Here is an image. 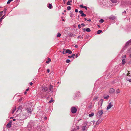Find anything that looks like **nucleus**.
Segmentation results:
<instances>
[{"label":"nucleus","mask_w":131,"mask_h":131,"mask_svg":"<svg viewBox=\"0 0 131 131\" xmlns=\"http://www.w3.org/2000/svg\"><path fill=\"white\" fill-rule=\"evenodd\" d=\"M16 118V120L18 121L23 120L24 119V116L23 115H18Z\"/></svg>","instance_id":"1"},{"label":"nucleus","mask_w":131,"mask_h":131,"mask_svg":"<svg viewBox=\"0 0 131 131\" xmlns=\"http://www.w3.org/2000/svg\"><path fill=\"white\" fill-rule=\"evenodd\" d=\"M103 113V111L102 110H99L97 113V116L99 117H100Z\"/></svg>","instance_id":"2"},{"label":"nucleus","mask_w":131,"mask_h":131,"mask_svg":"<svg viewBox=\"0 0 131 131\" xmlns=\"http://www.w3.org/2000/svg\"><path fill=\"white\" fill-rule=\"evenodd\" d=\"M71 110L72 113H76L77 111V109L76 107H73L71 108Z\"/></svg>","instance_id":"3"},{"label":"nucleus","mask_w":131,"mask_h":131,"mask_svg":"<svg viewBox=\"0 0 131 131\" xmlns=\"http://www.w3.org/2000/svg\"><path fill=\"white\" fill-rule=\"evenodd\" d=\"M41 89L42 91L44 92H46L48 90V88L47 87L43 86L41 87Z\"/></svg>","instance_id":"4"},{"label":"nucleus","mask_w":131,"mask_h":131,"mask_svg":"<svg viewBox=\"0 0 131 131\" xmlns=\"http://www.w3.org/2000/svg\"><path fill=\"white\" fill-rule=\"evenodd\" d=\"M112 103L111 102H110L109 104L108 105L106 108L107 110H108L110 109L113 106Z\"/></svg>","instance_id":"5"},{"label":"nucleus","mask_w":131,"mask_h":131,"mask_svg":"<svg viewBox=\"0 0 131 131\" xmlns=\"http://www.w3.org/2000/svg\"><path fill=\"white\" fill-rule=\"evenodd\" d=\"M79 13L80 14H81V16L82 17H84L86 16V15L84 14L82 10H80L79 11Z\"/></svg>","instance_id":"6"},{"label":"nucleus","mask_w":131,"mask_h":131,"mask_svg":"<svg viewBox=\"0 0 131 131\" xmlns=\"http://www.w3.org/2000/svg\"><path fill=\"white\" fill-rule=\"evenodd\" d=\"M12 121L11 120L10 121L9 123L6 126L7 127L10 128L11 127L12 123Z\"/></svg>","instance_id":"7"},{"label":"nucleus","mask_w":131,"mask_h":131,"mask_svg":"<svg viewBox=\"0 0 131 131\" xmlns=\"http://www.w3.org/2000/svg\"><path fill=\"white\" fill-rule=\"evenodd\" d=\"M115 91L114 89L113 88H111L109 91V93H113Z\"/></svg>","instance_id":"8"},{"label":"nucleus","mask_w":131,"mask_h":131,"mask_svg":"<svg viewBox=\"0 0 131 131\" xmlns=\"http://www.w3.org/2000/svg\"><path fill=\"white\" fill-rule=\"evenodd\" d=\"M66 52L69 54H71L72 53V51L69 49H67L66 50Z\"/></svg>","instance_id":"9"},{"label":"nucleus","mask_w":131,"mask_h":131,"mask_svg":"<svg viewBox=\"0 0 131 131\" xmlns=\"http://www.w3.org/2000/svg\"><path fill=\"white\" fill-rule=\"evenodd\" d=\"M109 18L111 19L114 20L115 19V17L114 16L112 15L109 17Z\"/></svg>","instance_id":"10"},{"label":"nucleus","mask_w":131,"mask_h":131,"mask_svg":"<svg viewBox=\"0 0 131 131\" xmlns=\"http://www.w3.org/2000/svg\"><path fill=\"white\" fill-rule=\"evenodd\" d=\"M53 87V86L51 85H50L49 86V89L50 91H52Z\"/></svg>","instance_id":"11"},{"label":"nucleus","mask_w":131,"mask_h":131,"mask_svg":"<svg viewBox=\"0 0 131 131\" xmlns=\"http://www.w3.org/2000/svg\"><path fill=\"white\" fill-rule=\"evenodd\" d=\"M26 110L27 111V112L28 113H31V111L30 108H27L26 109Z\"/></svg>","instance_id":"12"},{"label":"nucleus","mask_w":131,"mask_h":131,"mask_svg":"<svg viewBox=\"0 0 131 131\" xmlns=\"http://www.w3.org/2000/svg\"><path fill=\"white\" fill-rule=\"evenodd\" d=\"M102 122V120L101 119H99L96 123V124H98L101 123Z\"/></svg>","instance_id":"13"},{"label":"nucleus","mask_w":131,"mask_h":131,"mask_svg":"<svg viewBox=\"0 0 131 131\" xmlns=\"http://www.w3.org/2000/svg\"><path fill=\"white\" fill-rule=\"evenodd\" d=\"M131 45V40L128 41L126 43V45L127 46L128 45Z\"/></svg>","instance_id":"14"},{"label":"nucleus","mask_w":131,"mask_h":131,"mask_svg":"<svg viewBox=\"0 0 131 131\" xmlns=\"http://www.w3.org/2000/svg\"><path fill=\"white\" fill-rule=\"evenodd\" d=\"M87 127L86 126H84L82 127V130L83 131H85V130L86 129Z\"/></svg>","instance_id":"15"},{"label":"nucleus","mask_w":131,"mask_h":131,"mask_svg":"<svg viewBox=\"0 0 131 131\" xmlns=\"http://www.w3.org/2000/svg\"><path fill=\"white\" fill-rule=\"evenodd\" d=\"M51 59L50 58H48V60L46 61V62L47 64H48L49 62L51 61Z\"/></svg>","instance_id":"16"},{"label":"nucleus","mask_w":131,"mask_h":131,"mask_svg":"<svg viewBox=\"0 0 131 131\" xmlns=\"http://www.w3.org/2000/svg\"><path fill=\"white\" fill-rule=\"evenodd\" d=\"M104 100L103 99H101L99 101V103H101V106H102L103 103V102Z\"/></svg>","instance_id":"17"},{"label":"nucleus","mask_w":131,"mask_h":131,"mask_svg":"<svg viewBox=\"0 0 131 131\" xmlns=\"http://www.w3.org/2000/svg\"><path fill=\"white\" fill-rule=\"evenodd\" d=\"M5 15H4L3 16L0 18V23H1L2 22V19H3V18L5 16Z\"/></svg>","instance_id":"18"},{"label":"nucleus","mask_w":131,"mask_h":131,"mask_svg":"<svg viewBox=\"0 0 131 131\" xmlns=\"http://www.w3.org/2000/svg\"><path fill=\"white\" fill-rule=\"evenodd\" d=\"M126 63L125 60V59H123L122 60V63L123 64H125Z\"/></svg>","instance_id":"19"},{"label":"nucleus","mask_w":131,"mask_h":131,"mask_svg":"<svg viewBox=\"0 0 131 131\" xmlns=\"http://www.w3.org/2000/svg\"><path fill=\"white\" fill-rule=\"evenodd\" d=\"M75 56V54H73L71 56H68V57L69 58H74Z\"/></svg>","instance_id":"20"},{"label":"nucleus","mask_w":131,"mask_h":131,"mask_svg":"<svg viewBox=\"0 0 131 131\" xmlns=\"http://www.w3.org/2000/svg\"><path fill=\"white\" fill-rule=\"evenodd\" d=\"M94 115V114L93 113H92L91 114H90L89 115V116L90 117H92Z\"/></svg>","instance_id":"21"},{"label":"nucleus","mask_w":131,"mask_h":131,"mask_svg":"<svg viewBox=\"0 0 131 131\" xmlns=\"http://www.w3.org/2000/svg\"><path fill=\"white\" fill-rule=\"evenodd\" d=\"M102 32V30H98L97 32V33L99 34H100L101 32Z\"/></svg>","instance_id":"22"},{"label":"nucleus","mask_w":131,"mask_h":131,"mask_svg":"<svg viewBox=\"0 0 131 131\" xmlns=\"http://www.w3.org/2000/svg\"><path fill=\"white\" fill-rule=\"evenodd\" d=\"M61 36V34L59 33H58L57 34V37H60Z\"/></svg>","instance_id":"23"},{"label":"nucleus","mask_w":131,"mask_h":131,"mask_svg":"<svg viewBox=\"0 0 131 131\" xmlns=\"http://www.w3.org/2000/svg\"><path fill=\"white\" fill-rule=\"evenodd\" d=\"M53 99L52 98H51V100L48 102V103H50L53 102Z\"/></svg>","instance_id":"24"},{"label":"nucleus","mask_w":131,"mask_h":131,"mask_svg":"<svg viewBox=\"0 0 131 131\" xmlns=\"http://www.w3.org/2000/svg\"><path fill=\"white\" fill-rule=\"evenodd\" d=\"M52 5L51 4H49L48 7L50 9H51L52 8Z\"/></svg>","instance_id":"25"},{"label":"nucleus","mask_w":131,"mask_h":131,"mask_svg":"<svg viewBox=\"0 0 131 131\" xmlns=\"http://www.w3.org/2000/svg\"><path fill=\"white\" fill-rule=\"evenodd\" d=\"M121 91L119 89H118L116 90V92L117 93H119Z\"/></svg>","instance_id":"26"},{"label":"nucleus","mask_w":131,"mask_h":131,"mask_svg":"<svg viewBox=\"0 0 131 131\" xmlns=\"http://www.w3.org/2000/svg\"><path fill=\"white\" fill-rule=\"evenodd\" d=\"M86 31L88 32H90L91 31V30L89 28H87L86 29Z\"/></svg>","instance_id":"27"},{"label":"nucleus","mask_w":131,"mask_h":131,"mask_svg":"<svg viewBox=\"0 0 131 131\" xmlns=\"http://www.w3.org/2000/svg\"><path fill=\"white\" fill-rule=\"evenodd\" d=\"M109 96L108 95H107L106 96L104 97V99H107L108 98Z\"/></svg>","instance_id":"28"},{"label":"nucleus","mask_w":131,"mask_h":131,"mask_svg":"<svg viewBox=\"0 0 131 131\" xmlns=\"http://www.w3.org/2000/svg\"><path fill=\"white\" fill-rule=\"evenodd\" d=\"M104 21V20L103 19H101L99 21L100 23H103Z\"/></svg>","instance_id":"29"},{"label":"nucleus","mask_w":131,"mask_h":131,"mask_svg":"<svg viewBox=\"0 0 131 131\" xmlns=\"http://www.w3.org/2000/svg\"><path fill=\"white\" fill-rule=\"evenodd\" d=\"M13 1V0H8V2H7V4H9L10 3Z\"/></svg>","instance_id":"30"},{"label":"nucleus","mask_w":131,"mask_h":131,"mask_svg":"<svg viewBox=\"0 0 131 131\" xmlns=\"http://www.w3.org/2000/svg\"><path fill=\"white\" fill-rule=\"evenodd\" d=\"M71 7H70V6H68V7H67V9H68V10H70L71 9Z\"/></svg>","instance_id":"31"},{"label":"nucleus","mask_w":131,"mask_h":131,"mask_svg":"<svg viewBox=\"0 0 131 131\" xmlns=\"http://www.w3.org/2000/svg\"><path fill=\"white\" fill-rule=\"evenodd\" d=\"M111 1L113 3H116V0H111Z\"/></svg>","instance_id":"32"},{"label":"nucleus","mask_w":131,"mask_h":131,"mask_svg":"<svg viewBox=\"0 0 131 131\" xmlns=\"http://www.w3.org/2000/svg\"><path fill=\"white\" fill-rule=\"evenodd\" d=\"M70 62V60L69 59H67L66 61V62L67 63H69Z\"/></svg>","instance_id":"33"},{"label":"nucleus","mask_w":131,"mask_h":131,"mask_svg":"<svg viewBox=\"0 0 131 131\" xmlns=\"http://www.w3.org/2000/svg\"><path fill=\"white\" fill-rule=\"evenodd\" d=\"M22 120H21V122H20V125H22L24 123V121H23Z\"/></svg>","instance_id":"34"},{"label":"nucleus","mask_w":131,"mask_h":131,"mask_svg":"<svg viewBox=\"0 0 131 131\" xmlns=\"http://www.w3.org/2000/svg\"><path fill=\"white\" fill-rule=\"evenodd\" d=\"M98 99V97L97 96H95L94 97L93 99V100H96Z\"/></svg>","instance_id":"35"},{"label":"nucleus","mask_w":131,"mask_h":131,"mask_svg":"<svg viewBox=\"0 0 131 131\" xmlns=\"http://www.w3.org/2000/svg\"><path fill=\"white\" fill-rule=\"evenodd\" d=\"M67 4L68 5H71V4H70V3H69V1H68V2H67Z\"/></svg>","instance_id":"36"},{"label":"nucleus","mask_w":131,"mask_h":131,"mask_svg":"<svg viewBox=\"0 0 131 131\" xmlns=\"http://www.w3.org/2000/svg\"><path fill=\"white\" fill-rule=\"evenodd\" d=\"M6 10H7V9H6V8H4V9L3 10V12H4V14L6 12Z\"/></svg>","instance_id":"37"},{"label":"nucleus","mask_w":131,"mask_h":131,"mask_svg":"<svg viewBox=\"0 0 131 131\" xmlns=\"http://www.w3.org/2000/svg\"><path fill=\"white\" fill-rule=\"evenodd\" d=\"M16 110V108H15V109H13L12 110V114H13L15 111Z\"/></svg>","instance_id":"38"},{"label":"nucleus","mask_w":131,"mask_h":131,"mask_svg":"<svg viewBox=\"0 0 131 131\" xmlns=\"http://www.w3.org/2000/svg\"><path fill=\"white\" fill-rule=\"evenodd\" d=\"M126 57V56L125 55H124L122 57V58L125 59Z\"/></svg>","instance_id":"39"},{"label":"nucleus","mask_w":131,"mask_h":131,"mask_svg":"<svg viewBox=\"0 0 131 131\" xmlns=\"http://www.w3.org/2000/svg\"><path fill=\"white\" fill-rule=\"evenodd\" d=\"M3 11H1L0 12V17H1L2 15V14L3 13Z\"/></svg>","instance_id":"40"},{"label":"nucleus","mask_w":131,"mask_h":131,"mask_svg":"<svg viewBox=\"0 0 131 131\" xmlns=\"http://www.w3.org/2000/svg\"><path fill=\"white\" fill-rule=\"evenodd\" d=\"M91 108H92L91 105H90V106H89L88 107V108L89 109H91Z\"/></svg>","instance_id":"41"},{"label":"nucleus","mask_w":131,"mask_h":131,"mask_svg":"<svg viewBox=\"0 0 131 131\" xmlns=\"http://www.w3.org/2000/svg\"><path fill=\"white\" fill-rule=\"evenodd\" d=\"M80 7L81 8H84V6H83V5H80Z\"/></svg>","instance_id":"42"},{"label":"nucleus","mask_w":131,"mask_h":131,"mask_svg":"<svg viewBox=\"0 0 131 131\" xmlns=\"http://www.w3.org/2000/svg\"><path fill=\"white\" fill-rule=\"evenodd\" d=\"M78 27L79 29H80L81 28V25L80 24H79L78 25Z\"/></svg>","instance_id":"43"},{"label":"nucleus","mask_w":131,"mask_h":131,"mask_svg":"<svg viewBox=\"0 0 131 131\" xmlns=\"http://www.w3.org/2000/svg\"><path fill=\"white\" fill-rule=\"evenodd\" d=\"M76 128L77 129H79V127L78 126H77L76 127Z\"/></svg>","instance_id":"44"},{"label":"nucleus","mask_w":131,"mask_h":131,"mask_svg":"<svg viewBox=\"0 0 131 131\" xmlns=\"http://www.w3.org/2000/svg\"><path fill=\"white\" fill-rule=\"evenodd\" d=\"M128 52L129 53H131V48L129 50Z\"/></svg>","instance_id":"45"},{"label":"nucleus","mask_w":131,"mask_h":131,"mask_svg":"<svg viewBox=\"0 0 131 131\" xmlns=\"http://www.w3.org/2000/svg\"><path fill=\"white\" fill-rule=\"evenodd\" d=\"M84 8H85L86 10L87 9V7L86 6H84Z\"/></svg>","instance_id":"46"},{"label":"nucleus","mask_w":131,"mask_h":131,"mask_svg":"<svg viewBox=\"0 0 131 131\" xmlns=\"http://www.w3.org/2000/svg\"><path fill=\"white\" fill-rule=\"evenodd\" d=\"M78 54H79V53L78 54H76V55L75 57H76V58H77L78 57V56H79Z\"/></svg>","instance_id":"47"},{"label":"nucleus","mask_w":131,"mask_h":131,"mask_svg":"<svg viewBox=\"0 0 131 131\" xmlns=\"http://www.w3.org/2000/svg\"><path fill=\"white\" fill-rule=\"evenodd\" d=\"M47 71L48 73H49L50 72V70L49 69H47Z\"/></svg>","instance_id":"48"},{"label":"nucleus","mask_w":131,"mask_h":131,"mask_svg":"<svg viewBox=\"0 0 131 131\" xmlns=\"http://www.w3.org/2000/svg\"><path fill=\"white\" fill-rule=\"evenodd\" d=\"M81 25L82 26H85V25L83 23H82L81 24Z\"/></svg>","instance_id":"49"},{"label":"nucleus","mask_w":131,"mask_h":131,"mask_svg":"<svg viewBox=\"0 0 131 131\" xmlns=\"http://www.w3.org/2000/svg\"><path fill=\"white\" fill-rule=\"evenodd\" d=\"M75 12H78V10L77 9H76L75 10Z\"/></svg>","instance_id":"50"},{"label":"nucleus","mask_w":131,"mask_h":131,"mask_svg":"<svg viewBox=\"0 0 131 131\" xmlns=\"http://www.w3.org/2000/svg\"><path fill=\"white\" fill-rule=\"evenodd\" d=\"M74 47L76 48H77L78 47V46L77 45H75L74 46Z\"/></svg>","instance_id":"51"},{"label":"nucleus","mask_w":131,"mask_h":131,"mask_svg":"<svg viewBox=\"0 0 131 131\" xmlns=\"http://www.w3.org/2000/svg\"><path fill=\"white\" fill-rule=\"evenodd\" d=\"M127 80L129 82H131V79Z\"/></svg>","instance_id":"52"},{"label":"nucleus","mask_w":131,"mask_h":131,"mask_svg":"<svg viewBox=\"0 0 131 131\" xmlns=\"http://www.w3.org/2000/svg\"><path fill=\"white\" fill-rule=\"evenodd\" d=\"M82 38L83 37H80V36H79L78 37H77V38Z\"/></svg>","instance_id":"53"},{"label":"nucleus","mask_w":131,"mask_h":131,"mask_svg":"<svg viewBox=\"0 0 131 131\" xmlns=\"http://www.w3.org/2000/svg\"><path fill=\"white\" fill-rule=\"evenodd\" d=\"M32 84H33V83H32V82H31L30 83V85L31 86L32 85Z\"/></svg>","instance_id":"54"},{"label":"nucleus","mask_w":131,"mask_h":131,"mask_svg":"<svg viewBox=\"0 0 131 131\" xmlns=\"http://www.w3.org/2000/svg\"><path fill=\"white\" fill-rule=\"evenodd\" d=\"M70 16L71 17H73V16H72V14H71V15H70Z\"/></svg>","instance_id":"55"},{"label":"nucleus","mask_w":131,"mask_h":131,"mask_svg":"<svg viewBox=\"0 0 131 131\" xmlns=\"http://www.w3.org/2000/svg\"><path fill=\"white\" fill-rule=\"evenodd\" d=\"M29 90V88L27 89L26 91L27 92Z\"/></svg>","instance_id":"56"},{"label":"nucleus","mask_w":131,"mask_h":131,"mask_svg":"<svg viewBox=\"0 0 131 131\" xmlns=\"http://www.w3.org/2000/svg\"><path fill=\"white\" fill-rule=\"evenodd\" d=\"M87 21H91V20L90 19H89Z\"/></svg>","instance_id":"57"},{"label":"nucleus","mask_w":131,"mask_h":131,"mask_svg":"<svg viewBox=\"0 0 131 131\" xmlns=\"http://www.w3.org/2000/svg\"><path fill=\"white\" fill-rule=\"evenodd\" d=\"M124 13H126V11H124V12H123L122 14H123Z\"/></svg>","instance_id":"58"},{"label":"nucleus","mask_w":131,"mask_h":131,"mask_svg":"<svg viewBox=\"0 0 131 131\" xmlns=\"http://www.w3.org/2000/svg\"><path fill=\"white\" fill-rule=\"evenodd\" d=\"M62 52L63 53V54H65L64 51H63Z\"/></svg>","instance_id":"59"},{"label":"nucleus","mask_w":131,"mask_h":131,"mask_svg":"<svg viewBox=\"0 0 131 131\" xmlns=\"http://www.w3.org/2000/svg\"><path fill=\"white\" fill-rule=\"evenodd\" d=\"M16 119H13V121H16Z\"/></svg>","instance_id":"60"},{"label":"nucleus","mask_w":131,"mask_h":131,"mask_svg":"<svg viewBox=\"0 0 131 131\" xmlns=\"http://www.w3.org/2000/svg\"><path fill=\"white\" fill-rule=\"evenodd\" d=\"M86 29L85 28H84V29L83 30L84 31H85V30H86Z\"/></svg>","instance_id":"61"},{"label":"nucleus","mask_w":131,"mask_h":131,"mask_svg":"<svg viewBox=\"0 0 131 131\" xmlns=\"http://www.w3.org/2000/svg\"><path fill=\"white\" fill-rule=\"evenodd\" d=\"M27 92L25 91V92L24 93V94H26V93H27V92Z\"/></svg>","instance_id":"62"},{"label":"nucleus","mask_w":131,"mask_h":131,"mask_svg":"<svg viewBox=\"0 0 131 131\" xmlns=\"http://www.w3.org/2000/svg\"><path fill=\"white\" fill-rule=\"evenodd\" d=\"M84 19H85L84 20H85V21H86V20H87V19H86V18H84Z\"/></svg>","instance_id":"63"},{"label":"nucleus","mask_w":131,"mask_h":131,"mask_svg":"<svg viewBox=\"0 0 131 131\" xmlns=\"http://www.w3.org/2000/svg\"><path fill=\"white\" fill-rule=\"evenodd\" d=\"M130 103L131 104V100H130V101H129Z\"/></svg>","instance_id":"64"}]
</instances>
